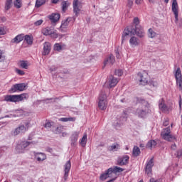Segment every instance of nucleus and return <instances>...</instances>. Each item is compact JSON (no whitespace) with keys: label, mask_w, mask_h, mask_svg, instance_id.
I'll return each mask as SVG.
<instances>
[{"label":"nucleus","mask_w":182,"mask_h":182,"mask_svg":"<svg viewBox=\"0 0 182 182\" xmlns=\"http://www.w3.org/2000/svg\"><path fill=\"white\" fill-rule=\"evenodd\" d=\"M140 21L139 18L136 17L134 18V24L129 26L124 30L122 42V43L127 39V36H133V35H136L139 38H143L144 36V30L141 28V26L139 24Z\"/></svg>","instance_id":"f257e3e1"},{"label":"nucleus","mask_w":182,"mask_h":182,"mask_svg":"<svg viewBox=\"0 0 182 182\" xmlns=\"http://www.w3.org/2000/svg\"><path fill=\"white\" fill-rule=\"evenodd\" d=\"M137 103H139V108L136 110L135 114L138 117H146L149 113H150V108L149 107V103L143 98H136Z\"/></svg>","instance_id":"f03ea898"},{"label":"nucleus","mask_w":182,"mask_h":182,"mask_svg":"<svg viewBox=\"0 0 182 182\" xmlns=\"http://www.w3.org/2000/svg\"><path fill=\"white\" fill-rule=\"evenodd\" d=\"M28 97H29V95L26 93L14 95H7L4 96V101L11 102V103H16V102H22V100H25V99H28Z\"/></svg>","instance_id":"7ed1b4c3"},{"label":"nucleus","mask_w":182,"mask_h":182,"mask_svg":"<svg viewBox=\"0 0 182 182\" xmlns=\"http://www.w3.org/2000/svg\"><path fill=\"white\" fill-rule=\"evenodd\" d=\"M107 95H106V92L104 90L101 91L99 97V102L98 107L101 110H106V107H107Z\"/></svg>","instance_id":"20e7f679"},{"label":"nucleus","mask_w":182,"mask_h":182,"mask_svg":"<svg viewBox=\"0 0 182 182\" xmlns=\"http://www.w3.org/2000/svg\"><path fill=\"white\" fill-rule=\"evenodd\" d=\"M35 141H23L20 144L17 145L16 147V151L17 154H21L25 153V149L28 147L30 144H35Z\"/></svg>","instance_id":"39448f33"},{"label":"nucleus","mask_w":182,"mask_h":182,"mask_svg":"<svg viewBox=\"0 0 182 182\" xmlns=\"http://www.w3.org/2000/svg\"><path fill=\"white\" fill-rule=\"evenodd\" d=\"M137 80L140 82L142 86H146L149 83V74L144 71L143 73H139L137 75Z\"/></svg>","instance_id":"423d86ee"},{"label":"nucleus","mask_w":182,"mask_h":182,"mask_svg":"<svg viewBox=\"0 0 182 182\" xmlns=\"http://www.w3.org/2000/svg\"><path fill=\"white\" fill-rule=\"evenodd\" d=\"M28 130V128L23 124H20L18 127L11 131L12 136H18L19 134H23Z\"/></svg>","instance_id":"0eeeda50"},{"label":"nucleus","mask_w":182,"mask_h":182,"mask_svg":"<svg viewBox=\"0 0 182 182\" xmlns=\"http://www.w3.org/2000/svg\"><path fill=\"white\" fill-rule=\"evenodd\" d=\"M175 79L176 80V85L179 87V90H182V77H181V69L178 68L175 72Z\"/></svg>","instance_id":"6e6552de"},{"label":"nucleus","mask_w":182,"mask_h":182,"mask_svg":"<svg viewBox=\"0 0 182 182\" xmlns=\"http://www.w3.org/2000/svg\"><path fill=\"white\" fill-rule=\"evenodd\" d=\"M172 12L175 16V23L178 22V4L177 0H172Z\"/></svg>","instance_id":"1a4fd4ad"},{"label":"nucleus","mask_w":182,"mask_h":182,"mask_svg":"<svg viewBox=\"0 0 182 182\" xmlns=\"http://www.w3.org/2000/svg\"><path fill=\"white\" fill-rule=\"evenodd\" d=\"M154 166V158H151L149 161H147L146 165L145 167V173L147 176H151V171L153 166Z\"/></svg>","instance_id":"9d476101"},{"label":"nucleus","mask_w":182,"mask_h":182,"mask_svg":"<svg viewBox=\"0 0 182 182\" xmlns=\"http://www.w3.org/2000/svg\"><path fill=\"white\" fill-rule=\"evenodd\" d=\"M81 5H82V3H80L79 0H73V12L75 14V16H79V14H80Z\"/></svg>","instance_id":"9b49d317"},{"label":"nucleus","mask_w":182,"mask_h":182,"mask_svg":"<svg viewBox=\"0 0 182 182\" xmlns=\"http://www.w3.org/2000/svg\"><path fill=\"white\" fill-rule=\"evenodd\" d=\"M70 167H72L70 161H68L64 165V181H68V178L69 177V172L70 171Z\"/></svg>","instance_id":"f8f14e48"},{"label":"nucleus","mask_w":182,"mask_h":182,"mask_svg":"<svg viewBox=\"0 0 182 182\" xmlns=\"http://www.w3.org/2000/svg\"><path fill=\"white\" fill-rule=\"evenodd\" d=\"M52 49V45L49 42H45L43 43V49L42 55L43 56H46L47 55H49L50 53V50Z\"/></svg>","instance_id":"ddd939ff"},{"label":"nucleus","mask_w":182,"mask_h":182,"mask_svg":"<svg viewBox=\"0 0 182 182\" xmlns=\"http://www.w3.org/2000/svg\"><path fill=\"white\" fill-rule=\"evenodd\" d=\"M161 136L162 139H164V140H166V141H177V138H176V136L171 134H161Z\"/></svg>","instance_id":"4468645a"},{"label":"nucleus","mask_w":182,"mask_h":182,"mask_svg":"<svg viewBox=\"0 0 182 182\" xmlns=\"http://www.w3.org/2000/svg\"><path fill=\"white\" fill-rule=\"evenodd\" d=\"M70 22H72V23H73L75 22V18H73L72 17H68L67 19L63 21L61 23L60 28L66 29V28H68V26H69V23H70Z\"/></svg>","instance_id":"2eb2a0df"},{"label":"nucleus","mask_w":182,"mask_h":182,"mask_svg":"<svg viewBox=\"0 0 182 182\" xmlns=\"http://www.w3.org/2000/svg\"><path fill=\"white\" fill-rule=\"evenodd\" d=\"M129 156L125 155L121 158H119L117 160L118 166H126V164H129Z\"/></svg>","instance_id":"dca6fc26"},{"label":"nucleus","mask_w":182,"mask_h":182,"mask_svg":"<svg viewBox=\"0 0 182 182\" xmlns=\"http://www.w3.org/2000/svg\"><path fill=\"white\" fill-rule=\"evenodd\" d=\"M34 157L36 159L37 161H45L46 160V154L42 152H34Z\"/></svg>","instance_id":"f3484780"},{"label":"nucleus","mask_w":182,"mask_h":182,"mask_svg":"<svg viewBox=\"0 0 182 182\" xmlns=\"http://www.w3.org/2000/svg\"><path fill=\"white\" fill-rule=\"evenodd\" d=\"M49 19L52 23H56L60 19V14L58 13H53L49 16Z\"/></svg>","instance_id":"a211bd4d"},{"label":"nucleus","mask_w":182,"mask_h":182,"mask_svg":"<svg viewBox=\"0 0 182 182\" xmlns=\"http://www.w3.org/2000/svg\"><path fill=\"white\" fill-rule=\"evenodd\" d=\"M77 139H79V132H75L70 136L71 146H73V147L76 146V143H77Z\"/></svg>","instance_id":"6ab92c4d"},{"label":"nucleus","mask_w":182,"mask_h":182,"mask_svg":"<svg viewBox=\"0 0 182 182\" xmlns=\"http://www.w3.org/2000/svg\"><path fill=\"white\" fill-rule=\"evenodd\" d=\"M118 82L117 78L113 77V75L109 76V87H114Z\"/></svg>","instance_id":"aec40b11"},{"label":"nucleus","mask_w":182,"mask_h":182,"mask_svg":"<svg viewBox=\"0 0 182 182\" xmlns=\"http://www.w3.org/2000/svg\"><path fill=\"white\" fill-rule=\"evenodd\" d=\"M23 34L17 35L14 38L11 40L12 43H20L23 41Z\"/></svg>","instance_id":"412c9836"},{"label":"nucleus","mask_w":182,"mask_h":182,"mask_svg":"<svg viewBox=\"0 0 182 182\" xmlns=\"http://www.w3.org/2000/svg\"><path fill=\"white\" fill-rule=\"evenodd\" d=\"M114 62V56L113 55H109V57L107 58V59L104 61V66H106L107 63H109V65H113Z\"/></svg>","instance_id":"4be33fe9"},{"label":"nucleus","mask_w":182,"mask_h":182,"mask_svg":"<svg viewBox=\"0 0 182 182\" xmlns=\"http://www.w3.org/2000/svg\"><path fill=\"white\" fill-rule=\"evenodd\" d=\"M120 149V145L117 143H114L111 146H108L109 151H117Z\"/></svg>","instance_id":"5701e85b"},{"label":"nucleus","mask_w":182,"mask_h":182,"mask_svg":"<svg viewBox=\"0 0 182 182\" xmlns=\"http://www.w3.org/2000/svg\"><path fill=\"white\" fill-rule=\"evenodd\" d=\"M51 131H53V133H55V134H60V133H62V132L63 131V127L60 126V127H53V128L51 129Z\"/></svg>","instance_id":"b1692460"},{"label":"nucleus","mask_w":182,"mask_h":182,"mask_svg":"<svg viewBox=\"0 0 182 182\" xmlns=\"http://www.w3.org/2000/svg\"><path fill=\"white\" fill-rule=\"evenodd\" d=\"M129 43L131 46H137V45H139V38L135 36L131 37L129 39Z\"/></svg>","instance_id":"393cba45"},{"label":"nucleus","mask_w":182,"mask_h":182,"mask_svg":"<svg viewBox=\"0 0 182 182\" xmlns=\"http://www.w3.org/2000/svg\"><path fill=\"white\" fill-rule=\"evenodd\" d=\"M53 31V29L47 27L42 31V33L45 35V36H50L52 35V32Z\"/></svg>","instance_id":"a878e982"},{"label":"nucleus","mask_w":182,"mask_h":182,"mask_svg":"<svg viewBox=\"0 0 182 182\" xmlns=\"http://www.w3.org/2000/svg\"><path fill=\"white\" fill-rule=\"evenodd\" d=\"M24 41H26L28 45H32V43H33V38L29 35H26L24 36Z\"/></svg>","instance_id":"bb28decb"},{"label":"nucleus","mask_w":182,"mask_h":182,"mask_svg":"<svg viewBox=\"0 0 182 182\" xmlns=\"http://www.w3.org/2000/svg\"><path fill=\"white\" fill-rule=\"evenodd\" d=\"M12 8V0H6L4 11H9V9Z\"/></svg>","instance_id":"cd10ccee"},{"label":"nucleus","mask_w":182,"mask_h":182,"mask_svg":"<svg viewBox=\"0 0 182 182\" xmlns=\"http://www.w3.org/2000/svg\"><path fill=\"white\" fill-rule=\"evenodd\" d=\"M160 102H161L159 105L160 110H162V112H166V110H167V106L164 105V100L161 99Z\"/></svg>","instance_id":"c85d7f7f"},{"label":"nucleus","mask_w":182,"mask_h":182,"mask_svg":"<svg viewBox=\"0 0 182 182\" xmlns=\"http://www.w3.org/2000/svg\"><path fill=\"white\" fill-rule=\"evenodd\" d=\"M156 146H157V142L154 140H151L146 144V147H148V149L156 147Z\"/></svg>","instance_id":"c756f323"},{"label":"nucleus","mask_w":182,"mask_h":182,"mask_svg":"<svg viewBox=\"0 0 182 182\" xmlns=\"http://www.w3.org/2000/svg\"><path fill=\"white\" fill-rule=\"evenodd\" d=\"M140 148H139V146H134V149H133V155L135 156V157H137L139 156H140Z\"/></svg>","instance_id":"7c9ffc66"},{"label":"nucleus","mask_w":182,"mask_h":182,"mask_svg":"<svg viewBox=\"0 0 182 182\" xmlns=\"http://www.w3.org/2000/svg\"><path fill=\"white\" fill-rule=\"evenodd\" d=\"M16 92H20L19 88L17 84L11 86V89L9 90L10 93H16Z\"/></svg>","instance_id":"2f4dec72"},{"label":"nucleus","mask_w":182,"mask_h":182,"mask_svg":"<svg viewBox=\"0 0 182 182\" xmlns=\"http://www.w3.org/2000/svg\"><path fill=\"white\" fill-rule=\"evenodd\" d=\"M87 141V135L85 134L82 136V138L81 139V140L80 141L82 147H85L86 146Z\"/></svg>","instance_id":"473e14b6"},{"label":"nucleus","mask_w":182,"mask_h":182,"mask_svg":"<svg viewBox=\"0 0 182 182\" xmlns=\"http://www.w3.org/2000/svg\"><path fill=\"white\" fill-rule=\"evenodd\" d=\"M19 92H23V90H26V85L25 83H18L17 84Z\"/></svg>","instance_id":"72a5a7b5"},{"label":"nucleus","mask_w":182,"mask_h":182,"mask_svg":"<svg viewBox=\"0 0 182 182\" xmlns=\"http://www.w3.org/2000/svg\"><path fill=\"white\" fill-rule=\"evenodd\" d=\"M62 5V11L63 12H66V11L68 10V8H69V4H68V1H63L61 3Z\"/></svg>","instance_id":"f704fd0d"},{"label":"nucleus","mask_w":182,"mask_h":182,"mask_svg":"<svg viewBox=\"0 0 182 182\" xmlns=\"http://www.w3.org/2000/svg\"><path fill=\"white\" fill-rule=\"evenodd\" d=\"M46 2V0H36V8H41Z\"/></svg>","instance_id":"c9c22d12"},{"label":"nucleus","mask_w":182,"mask_h":182,"mask_svg":"<svg viewBox=\"0 0 182 182\" xmlns=\"http://www.w3.org/2000/svg\"><path fill=\"white\" fill-rule=\"evenodd\" d=\"M60 122H75L76 119L75 117H63L60 119Z\"/></svg>","instance_id":"e433bc0d"},{"label":"nucleus","mask_w":182,"mask_h":182,"mask_svg":"<svg viewBox=\"0 0 182 182\" xmlns=\"http://www.w3.org/2000/svg\"><path fill=\"white\" fill-rule=\"evenodd\" d=\"M114 170V174H116L117 173H122L124 171V169L123 168H120L119 166H114L113 168Z\"/></svg>","instance_id":"4c0bfd02"},{"label":"nucleus","mask_w":182,"mask_h":182,"mask_svg":"<svg viewBox=\"0 0 182 182\" xmlns=\"http://www.w3.org/2000/svg\"><path fill=\"white\" fill-rule=\"evenodd\" d=\"M63 48V47H62V45H60V43H55L54 45V50H56L57 52H60Z\"/></svg>","instance_id":"58836bf2"},{"label":"nucleus","mask_w":182,"mask_h":182,"mask_svg":"<svg viewBox=\"0 0 182 182\" xmlns=\"http://www.w3.org/2000/svg\"><path fill=\"white\" fill-rule=\"evenodd\" d=\"M14 4L15 8H17V9H19V8H21L22 6V2L21 0H16Z\"/></svg>","instance_id":"ea45409f"},{"label":"nucleus","mask_w":182,"mask_h":182,"mask_svg":"<svg viewBox=\"0 0 182 182\" xmlns=\"http://www.w3.org/2000/svg\"><path fill=\"white\" fill-rule=\"evenodd\" d=\"M20 66L22 69H28V63L26 61H21Z\"/></svg>","instance_id":"a19ab883"},{"label":"nucleus","mask_w":182,"mask_h":182,"mask_svg":"<svg viewBox=\"0 0 182 182\" xmlns=\"http://www.w3.org/2000/svg\"><path fill=\"white\" fill-rule=\"evenodd\" d=\"M109 177H110V176H109L107 173L105 172V173L101 174L100 178V180L105 181L109 178Z\"/></svg>","instance_id":"79ce46f5"},{"label":"nucleus","mask_w":182,"mask_h":182,"mask_svg":"<svg viewBox=\"0 0 182 182\" xmlns=\"http://www.w3.org/2000/svg\"><path fill=\"white\" fill-rule=\"evenodd\" d=\"M156 36V32L153 31V29L149 28V38H154Z\"/></svg>","instance_id":"37998d69"},{"label":"nucleus","mask_w":182,"mask_h":182,"mask_svg":"<svg viewBox=\"0 0 182 182\" xmlns=\"http://www.w3.org/2000/svg\"><path fill=\"white\" fill-rule=\"evenodd\" d=\"M55 126L53 124H52L50 122H47L45 124V127L46 129H48V130H52L53 127H54Z\"/></svg>","instance_id":"c03bdc74"},{"label":"nucleus","mask_w":182,"mask_h":182,"mask_svg":"<svg viewBox=\"0 0 182 182\" xmlns=\"http://www.w3.org/2000/svg\"><path fill=\"white\" fill-rule=\"evenodd\" d=\"M161 134H171L170 127H167L164 129V132H161Z\"/></svg>","instance_id":"a18cd8bd"},{"label":"nucleus","mask_w":182,"mask_h":182,"mask_svg":"<svg viewBox=\"0 0 182 182\" xmlns=\"http://www.w3.org/2000/svg\"><path fill=\"white\" fill-rule=\"evenodd\" d=\"M50 36L53 39H56L58 38V34L56 33V30H53L52 33L50 34Z\"/></svg>","instance_id":"49530a36"},{"label":"nucleus","mask_w":182,"mask_h":182,"mask_svg":"<svg viewBox=\"0 0 182 182\" xmlns=\"http://www.w3.org/2000/svg\"><path fill=\"white\" fill-rule=\"evenodd\" d=\"M114 73H115L116 76H122L123 75V70H116Z\"/></svg>","instance_id":"de8ad7c7"},{"label":"nucleus","mask_w":182,"mask_h":182,"mask_svg":"<svg viewBox=\"0 0 182 182\" xmlns=\"http://www.w3.org/2000/svg\"><path fill=\"white\" fill-rule=\"evenodd\" d=\"M42 23H43V20L40 19V20H38L37 21H36L34 23V25H35V26H40V25H42Z\"/></svg>","instance_id":"09e8293b"},{"label":"nucleus","mask_w":182,"mask_h":182,"mask_svg":"<svg viewBox=\"0 0 182 182\" xmlns=\"http://www.w3.org/2000/svg\"><path fill=\"white\" fill-rule=\"evenodd\" d=\"M16 73H18V75H19L20 76H23V75H25V72H23V70H19V69H16Z\"/></svg>","instance_id":"8fccbe9b"},{"label":"nucleus","mask_w":182,"mask_h":182,"mask_svg":"<svg viewBox=\"0 0 182 182\" xmlns=\"http://www.w3.org/2000/svg\"><path fill=\"white\" fill-rule=\"evenodd\" d=\"M105 173H107L109 176H110L112 173H114V171L113 168H109L107 171H105Z\"/></svg>","instance_id":"3c124183"},{"label":"nucleus","mask_w":182,"mask_h":182,"mask_svg":"<svg viewBox=\"0 0 182 182\" xmlns=\"http://www.w3.org/2000/svg\"><path fill=\"white\" fill-rule=\"evenodd\" d=\"M122 124H123V122L122 121H117L114 123V126H115V127H120Z\"/></svg>","instance_id":"603ef678"},{"label":"nucleus","mask_w":182,"mask_h":182,"mask_svg":"<svg viewBox=\"0 0 182 182\" xmlns=\"http://www.w3.org/2000/svg\"><path fill=\"white\" fill-rule=\"evenodd\" d=\"M181 156H182V149H179L176 152V157H178V159H180Z\"/></svg>","instance_id":"864d4df0"},{"label":"nucleus","mask_w":182,"mask_h":182,"mask_svg":"<svg viewBox=\"0 0 182 182\" xmlns=\"http://www.w3.org/2000/svg\"><path fill=\"white\" fill-rule=\"evenodd\" d=\"M49 70L50 72H56V70H58V67L53 65L50 68Z\"/></svg>","instance_id":"5fc2aeb1"},{"label":"nucleus","mask_w":182,"mask_h":182,"mask_svg":"<svg viewBox=\"0 0 182 182\" xmlns=\"http://www.w3.org/2000/svg\"><path fill=\"white\" fill-rule=\"evenodd\" d=\"M120 120H122L123 122H126V120H127V114H124V116L120 117Z\"/></svg>","instance_id":"6e6d98bb"},{"label":"nucleus","mask_w":182,"mask_h":182,"mask_svg":"<svg viewBox=\"0 0 182 182\" xmlns=\"http://www.w3.org/2000/svg\"><path fill=\"white\" fill-rule=\"evenodd\" d=\"M115 53H116V58L117 59H120V54L119 53V50L118 49L115 50Z\"/></svg>","instance_id":"4d7b16f0"},{"label":"nucleus","mask_w":182,"mask_h":182,"mask_svg":"<svg viewBox=\"0 0 182 182\" xmlns=\"http://www.w3.org/2000/svg\"><path fill=\"white\" fill-rule=\"evenodd\" d=\"M171 150H176L177 149V145L176 144H173L171 146Z\"/></svg>","instance_id":"13d9d810"},{"label":"nucleus","mask_w":182,"mask_h":182,"mask_svg":"<svg viewBox=\"0 0 182 182\" xmlns=\"http://www.w3.org/2000/svg\"><path fill=\"white\" fill-rule=\"evenodd\" d=\"M1 22H6V17H0Z\"/></svg>","instance_id":"bf43d9fd"},{"label":"nucleus","mask_w":182,"mask_h":182,"mask_svg":"<svg viewBox=\"0 0 182 182\" xmlns=\"http://www.w3.org/2000/svg\"><path fill=\"white\" fill-rule=\"evenodd\" d=\"M2 50H0V62H2V60H4V56H2Z\"/></svg>","instance_id":"052dcab7"},{"label":"nucleus","mask_w":182,"mask_h":182,"mask_svg":"<svg viewBox=\"0 0 182 182\" xmlns=\"http://www.w3.org/2000/svg\"><path fill=\"white\" fill-rule=\"evenodd\" d=\"M133 6V1L128 0V6Z\"/></svg>","instance_id":"680f3d73"},{"label":"nucleus","mask_w":182,"mask_h":182,"mask_svg":"<svg viewBox=\"0 0 182 182\" xmlns=\"http://www.w3.org/2000/svg\"><path fill=\"white\" fill-rule=\"evenodd\" d=\"M141 2H143V0H135V4H136V5H140Z\"/></svg>","instance_id":"e2e57ef3"},{"label":"nucleus","mask_w":182,"mask_h":182,"mask_svg":"<svg viewBox=\"0 0 182 182\" xmlns=\"http://www.w3.org/2000/svg\"><path fill=\"white\" fill-rule=\"evenodd\" d=\"M164 126L166 127V126H168V119H166L164 122Z\"/></svg>","instance_id":"0e129e2a"},{"label":"nucleus","mask_w":182,"mask_h":182,"mask_svg":"<svg viewBox=\"0 0 182 182\" xmlns=\"http://www.w3.org/2000/svg\"><path fill=\"white\" fill-rule=\"evenodd\" d=\"M5 33V31L4 30V28H0V35H4Z\"/></svg>","instance_id":"69168bd1"},{"label":"nucleus","mask_w":182,"mask_h":182,"mask_svg":"<svg viewBox=\"0 0 182 182\" xmlns=\"http://www.w3.org/2000/svg\"><path fill=\"white\" fill-rule=\"evenodd\" d=\"M176 23V25H179V26H182V19H181L179 21L178 20V22Z\"/></svg>","instance_id":"338daca9"},{"label":"nucleus","mask_w":182,"mask_h":182,"mask_svg":"<svg viewBox=\"0 0 182 182\" xmlns=\"http://www.w3.org/2000/svg\"><path fill=\"white\" fill-rule=\"evenodd\" d=\"M52 4H57L58 2H59V0H51Z\"/></svg>","instance_id":"774afa93"}]
</instances>
